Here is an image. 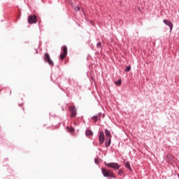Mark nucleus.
Segmentation results:
<instances>
[{
    "mask_svg": "<svg viewBox=\"0 0 179 179\" xmlns=\"http://www.w3.org/2000/svg\"><path fill=\"white\" fill-rule=\"evenodd\" d=\"M66 129L69 132H70L71 134H73L75 132V128H73V127H66Z\"/></svg>",
    "mask_w": 179,
    "mask_h": 179,
    "instance_id": "f8f14e48",
    "label": "nucleus"
},
{
    "mask_svg": "<svg viewBox=\"0 0 179 179\" xmlns=\"http://www.w3.org/2000/svg\"><path fill=\"white\" fill-rule=\"evenodd\" d=\"M125 167H126V169H128V170L129 171H132V168L131 167V164L129 163V162L127 161L125 163Z\"/></svg>",
    "mask_w": 179,
    "mask_h": 179,
    "instance_id": "ddd939ff",
    "label": "nucleus"
},
{
    "mask_svg": "<svg viewBox=\"0 0 179 179\" xmlns=\"http://www.w3.org/2000/svg\"><path fill=\"white\" fill-rule=\"evenodd\" d=\"M131 71V65L127 66L124 72H129Z\"/></svg>",
    "mask_w": 179,
    "mask_h": 179,
    "instance_id": "f3484780",
    "label": "nucleus"
},
{
    "mask_svg": "<svg viewBox=\"0 0 179 179\" xmlns=\"http://www.w3.org/2000/svg\"><path fill=\"white\" fill-rule=\"evenodd\" d=\"M62 53L60 54V59L64 60L66 58V55H68V47L66 45H63L62 47Z\"/></svg>",
    "mask_w": 179,
    "mask_h": 179,
    "instance_id": "39448f33",
    "label": "nucleus"
},
{
    "mask_svg": "<svg viewBox=\"0 0 179 179\" xmlns=\"http://www.w3.org/2000/svg\"><path fill=\"white\" fill-rule=\"evenodd\" d=\"M110 145H111V138H108V141H105V146L106 148H110Z\"/></svg>",
    "mask_w": 179,
    "mask_h": 179,
    "instance_id": "4468645a",
    "label": "nucleus"
},
{
    "mask_svg": "<svg viewBox=\"0 0 179 179\" xmlns=\"http://www.w3.org/2000/svg\"><path fill=\"white\" fill-rule=\"evenodd\" d=\"M122 84V80L121 79H119L117 81H115V85H116V86H121V85Z\"/></svg>",
    "mask_w": 179,
    "mask_h": 179,
    "instance_id": "2eb2a0df",
    "label": "nucleus"
},
{
    "mask_svg": "<svg viewBox=\"0 0 179 179\" xmlns=\"http://www.w3.org/2000/svg\"><path fill=\"white\" fill-rule=\"evenodd\" d=\"M19 106H22V104H19Z\"/></svg>",
    "mask_w": 179,
    "mask_h": 179,
    "instance_id": "4be33fe9",
    "label": "nucleus"
},
{
    "mask_svg": "<svg viewBox=\"0 0 179 179\" xmlns=\"http://www.w3.org/2000/svg\"><path fill=\"white\" fill-rule=\"evenodd\" d=\"M104 164L106 167H110V169H113V170H120L121 168V166L117 162L107 163L106 162H104Z\"/></svg>",
    "mask_w": 179,
    "mask_h": 179,
    "instance_id": "f03ea898",
    "label": "nucleus"
},
{
    "mask_svg": "<svg viewBox=\"0 0 179 179\" xmlns=\"http://www.w3.org/2000/svg\"><path fill=\"white\" fill-rule=\"evenodd\" d=\"M101 173L103 176V177L108 178H115V176H114V173L110 170H107L105 168H101Z\"/></svg>",
    "mask_w": 179,
    "mask_h": 179,
    "instance_id": "f257e3e1",
    "label": "nucleus"
},
{
    "mask_svg": "<svg viewBox=\"0 0 179 179\" xmlns=\"http://www.w3.org/2000/svg\"><path fill=\"white\" fill-rule=\"evenodd\" d=\"M117 170H118L117 171L118 176H122V174H124V169L119 168V169Z\"/></svg>",
    "mask_w": 179,
    "mask_h": 179,
    "instance_id": "dca6fc26",
    "label": "nucleus"
},
{
    "mask_svg": "<svg viewBox=\"0 0 179 179\" xmlns=\"http://www.w3.org/2000/svg\"><path fill=\"white\" fill-rule=\"evenodd\" d=\"M28 23L29 24H34L36 23H37V15H30L28 17Z\"/></svg>",
    "mask_w": 179,
    "mask_h": 179,
    "instance_id": "423d86ee",
    "label": "nucleus"
},
{
    "mask_svg": "<svg viewBox=\"0 0 179 179\" xmlns=\"http://www.w3.org/2000/svg\"><path fill=\"white\" fill-rule=\"evenodd\" d=\"M104 141H106V136H104V131L101 130L99 133V145H103L104 143Z\"/></svg>",
    "mask_w": 179,
    "mask_h": 179,
    "instance_id": "0eeeda50",
    "label": "nucleus"
},
{
    "mask_svg": "<svg viewBox=\"0 0 179 179\" xmlns=\"http://www.w3.org/2000/svg\"><path fill=\"white\" fill-rule=\"evenodd\" d=\"M69 111L71 113V117L75 118L76 115H78V109L76 108V106H69Z\"/></svg>",
    "mask_w": 179,
    "mask_h": 179,
    "instance_id": "20e7f679",
    "label": "nucleus"
},
{
    "mask_svg": "<svg viewBox=\"0 0 179 179\" xmlns=\"http://www.w3.org/2000/svg\"><path fill=\"white\" fill-rule=\"evenodd\" d=\"M94 163L95 164H99V159L97 158L94 159Z\"/></svg>",
    "mask_w": 179,
    "mask_h": 179,
    "instance_id": "6ab92c4d",
    "label": "nucleus"
},
{
    "mask_svg": "<svg viewBox=\"0 0 179 179\" xmlns=\"http://www.w3.org/2000/svg\"><path fill=\"white\" fill-rule=\"evenodd\" d=\"M85 135H86V136H93L94 133L90 129H86Z\"/></svg>",
    "mask_w": 179,
    "mask_h": 179,
    "instance_id": "9b49d317",
    "label": "nucleus"
},
{
    "mask_svg": "<svg viewBox=\"0 0 179 179\" xmlns=\"http://www.w3.org/2000/svg\"><path fill=\"white\" fill-rule=\"evenodd\" d=\"M105 135L106 136V139H111L113 138L111 132L108 129H105Z\"/></svg>",
    "mask_w": 179,
    "mask_h": 179,
    "instance_id": "1a4fd4ad",
    "label": "nucleus"
},
{
    "mask_svg": "<svg viewBox=\"0 0 179 179\" xmlns=\"http://www.w3.org/2000/svg\"><path fill=\"white\" fill-rule=\"evenodd\" d=\"M62 110L64 111V108H62Z\"/></svg>",
    "mask_w": 179,
    "mask_h": 179,
    "instance_id": "5701e85b",
    "label": "nucleus"
},
{
    "mask_svg": "<svg viewBox=\"0 0 179 179\" xmlns=\"http://www.w3.org/2000/svg\"><path fill=\"white\" fill-rule=\"evenodd\" d=\"M36 54H38V51L36 49Z\"/></svg>",
    "mask_w": 179,
    "mask_h": 179,
    "instance_id": "412c9836",
    "label": "nucleus"
},
{
    "mask_svg": "<svg viewBox=\"0 0 179 179\" xmlns=\"http://www.w3.org/2000/svg\"><path fill=\"white\" fill-rule=\"evenodd\" d=\"M79 10H80V7H79V6H77V12H79Z\"/></svg>",
    "mask_w": 179,
    "mask_h": 179,
    "instance_id": "aec40b11",
    "label": "nucleus"
},
{
    "mask_svg": "<svg viewBox=\"0 0 179 179\" xmlns=\"http://www.w3.org/2000/svg\"><path fill=\"white\" fill-rule=\"evenodd\" d=\"M96 48H101V42H98L96 43Z\"/></svg>",
    "mask_w": 179,
    "mask_h": 179,
    "instance_id": "a211bd4d",
    "label": "nucleus"
},
{
    "mask_svg": "<svg viewBox=\"0 0 179 179\" xmlns=\"http://www.w3.org/2000/svg\"><path fill=\"white\" fill-rule=\"evenodd\" d=\"M101 115V113H99L98 115H95L94 116H92L91 117L92 120H93L94 122H97V118H99V117H100Z\"/></svg>",
    "mask_w": 179,
    "mask_h": 179,
    "instance_id": "9d476101",
    "label": "nucleus"
},
{
    "mask_svg": "<svg viewBox=\"0 0 179 179\" xmlns=\"http://www.w3.org/2000/svg\"><path fill=\"white\" fill-rule=\"evenodd\" d=\"M43 58L45 62H47L50 66H54V62L51 59V57H50V54L48 52L45 53Z\"/></svg>",
    "mask_w": 179,
    "mask_h": 179,
    "instance_id": "7ed1b4c3",
    "label": "nucleus"
},
{
    "mask_svg": "<svg viewBox=\"0 0 179 179\" xmlns=\"http://www.w3.org/2000/svg\"><path fill=\"white\" fill-rule=\"evenodd\" d=\"M163 23H164V24H166V26H169V31H170V33H171V31H173V22H171V21H170L169 20L165 19L163 20Z\"/></svg>",
    "mask_w": 179,
    "mask_h": 179,
    "instance_id": "6e6552de",
    "label": "nucleus"
}]
</instances>
